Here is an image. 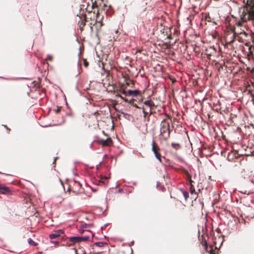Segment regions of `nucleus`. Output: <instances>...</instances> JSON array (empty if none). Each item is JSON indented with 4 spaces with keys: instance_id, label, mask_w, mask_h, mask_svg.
<instances>
[{
    "instance_id": "obj_13",
    "label": "nucleus",
    "mask_w": 254,
    "mask_h": 254,
    "mask_svg": "<svg viewBox=\"0 0 254 254\" xmlns=\"http://www.w3.org/2000/svg\"><path fill=\"white\" fill-rule=\"evenodd\" d=\"M80 18V20L78 22V25L79 28L82 31L83 29V27L85 25L86 22H89V20L87 18L88 17H79Z\"/></svg>"
},
{
    "instance_id": "obj_17",
    "label": "nucleus",
    "mask_w": 254,
    "mask_h": 254,
    "mask_svg": "<svg viewBox=\"0 0 254 254\" xmlns=\"http://www.w3.org/2000/svg\"><path fill=\"white\" fill-rule=\"evenodd\" d=\"M188 178L190 180V183L191 184L193 182V181L191 180V177L189 174L188 175ZM190 192L191 194L195 192V189L192 184H191L190 185Z\"/></svg>"
},
{
    "instance_id": "obj_14",
    "label": "nucleus",
    "mask_w": 254,
    "mask_h": 254,
    "mask_svg": "<svg viewBox=\"0 0 254 254\" xmlns=\"http://www.w3.org/2000/svg\"><path fill=\"white\" fill-rule=\"evenodd\" d=\"M0 193L4 194H11L12 192L9 188L0 185Z\"/></svg>"
},
{
    "instance_id": "obj_11",
    "label": "nucleus",
    "mask_w": 254,
    "mask_h": 254,
    "mask_svg": "<svg viewBox=\"0 0 254 254\" xmlns=\"http://www.w3.org/2000/svg\"><path fill=\"white\" fill-rule=\"evenodd\" d=\"M98 142L103 146H109L112 144L113 141L111 138L108 137L106 140L102 139H99Z\"/></svg>"
},
{
    "instance_id": "obj_15",
    "label": "nucleus",
    "mask_w": 254,
    "mask_h": 254,
    "mask_svg": "<svg viewBox=\"0 0 254 254\" xmlns=\"http://www.w3.org/2000/svg\"><path fill=\"white\" fill-rule=\"evenodd\" d=\"M64 233L62 230H58L54 232L52 234L49 235V238L51 239H54L61 236L62 234Z\"/></svg>"
},
{
    "instance_id": "obj_16",
    "label": "nucleus",
    "mask_w": 254,
    "mask_h": 254,
    "mask_svg": "<svg viewBox=\"0 0 254 254\" xmlns=\"http://www.w3.org/2000/svg\"><path fill=\"white\" fill-rule=\"evenodd\" d=\"M202 21H204L205 23L206 24V22H212L214 25H217L218 23L215 21L213 20V21L211 20V17H202Z\"/></svg>"
},
{
    "instance_id": "obj_27",
    "label": "nucleus",
    "mask_w": 254,
    "mask_h": 254,
    "mask_svg": "<svg viewBox=\"0 0 254 254\" xmlns=\"http://www.w3.org/2000/svg\"><path fill=\"white\" fill-rule=\"evenodd\" d=\"M87 18L89 20V22H88L89 23L95 22V20H94V18H93V17H88V18ZM89 24V23H88V24Z\"/></svg>"
},
{
    "instance_id": "obj_8",
    "label": "nucleus",
    "mask_w": 254,
    "mask_h": 254,
    "mask_svg": "<svg viewBox=\"0 0 254 254\" xmlns=\"http://www.w3.org/2000/svg\"><path fill=\"white\" fill-rule=\"evenodd\" d=\"M75 193H79L82 191L81 185L78 182L75 181L70 189Z\"/></svg>"
},
{
    "instance_id": "obj_33",
    "label": "nucleus",
    "mask_w": 254,
    "mask_h": 254,
    "mask_svg": "<svg viewBox=\"0 0 254 254\" xmlns=\"http://www.w3.org/2000/svg\"><path fill=\"white\" fill-rule=\"evenodd\" d=\"M4 127L7 129V130H8V133H9L10 129L6 125H4Z\"/></svg>"
},
{
    "instance_id": "obj_7",
    "label": "nucleus",
    "mask_w": 254,
    "mask_h": 254,
    "mask_svg": "<svg viewBox=\"0 0 254 254\" xmlns=\"http://www.w3.org/2000/svg\"><path fill=\"white\" fill-rule=\"evenodd\" d=\"M246 8L249 13V16H254V0H247Z\"/></svg>"
},
{
    "instance_id": "obj_40",
    "label": "nucleus",
    "mask_w": 254,
    "mask_h": 254,
    "mask_svg": "<svg viewBox=\"0 0 254 254\" xmlns=\"http://www.w3.org/2000/svg\"><path fill=\"white\" fill-rule=\"evenodd\" d=\"M99 254L98 253H96V254Z\"/></svg>"
},
{
    "instance_id": "obj_21",
    "label": "nucleus",
    "mask_w": 254,
    "mask_h": 254,
    "mask_svg": "<svg viewBox=\"0 0 254 254\" xmlns=\"http://www.w3.org/2000/svg\"><path fill=\"white\" fill-rule=\"evenodd\" d=\"M28 243L29 245L33 246H36L38 245L37 243L33 241L31 238L28 239Z\"/></svg>"
},
{
    "instance_id": "obj_18",
    "label": "nucleus",
    "mask_w": 254,
    "mask_h": 254,
    "mask_svg": "<svg viewBox=\"0 0 254 254\" xmlns=\"http://www.w3.org/2000/svg\"><path fill=\"white\" fill-rule=\"evenodd\" d=\"M69 241L73 244L79 242L77 237H71L69 238Z\"/></svg>"
},
{
    "instance_id": "obj_29",
    "label": "nucleus",
    "mask_w": 254,
    "mask_h": 254,
    "mask_svg": "<svg viewBox=\"0 0 254 254\" xmlns=\"http://www.w3.org/2000/svg\"><path fill=\"white\" fill-rule=\"evenodd\" d=\"M61 110V107H57V109H55V111L56 113H59Z\"/></svg>"
},
{
    "instance_id": "obj_2",
    "label": "nucleus",
    "mask_w": 254,
    "mask_h": 254,
    "mask_svg": "<svg viewBox=\"0 0 254 254\" xmlns=\"http://www.w3.org/2000/svg\"><path fill=\"white\" fill-rule=\"evenodd\" d=\"M171 133L170 123L167 119H164L160 124L159 139L165 141L170 138Z\"/></svg>"
},
{
    "instance_id": "obj_24",
    "label": "nucleus",
    "mask_w": 254,
    "mask_h": 254,
    "mask_svg": "<svg viewBox=\"0 0 254 254\" xmlns=\"http://www.w3.org/2000/svg\"><path fill=\"white\" fill-rule=\"evenodd\" d=\"M182 192L185 199L187 200L189 196L188 192L184 190H182Z\"/></svg>"
},
{
    "instance_id": "obj_6",
    "label": "nucleus",
    "mask_w": 254,
    "mask_h": 254,
    "mask_svg": "<svg viewBox=\"0 0 254 254\" xmlns=\"http://www.w3.org/2000/svg\"><path fill=\"white\" fill-rule=\"evenodd\" d=\"M202 246L205 247V251L208 253L209 254H217L218 252L217 248L215 247V250L213 248V246L211 245L209 247L207 245V243L206 240H204L201 243Z\"/></svg>"
},
{
    "instance_id": "obj_26",
    "label": "nucleus",
    "mask_w": 254,
    "mask_h": 254,
    "mask_svg": "<svg viewBox=\"0 0 254 254\" xmlns=\"http://www.w3.org/2000/svg\"><path fill=\"white\" fill-rule=\"evenodd\" d=\"M171 145L175 149H178L180 146V145L179 143H172Z\"/></svg>"
},
{
    "instance_id": "obj_19",
    "label": "nucleus",
    "mask_w": 254,
    "mask_h": 254,
    "mask_svg": "<svg viewBox=\"0 0 254 254\" xmlns=\"http://www.w3.org/2000/svg\"><path fill=\"white\" fill-rule=\"evenodd\" d=\"M107 179L108 178L105 177L101 178L100 180L99 181L98 185H100V184H102L104 185L106 184V181L107 180Z\"/></svg>"
},
{
    "instance_id": "obj_38",
    "label": "nucleus",
    "mask_w": 254,
    "mask_h": 254,
    "mask_svg": "<svg viewBox=\"0 0 254 254\" xmlns=\"http://www.w3.org/2000/svg\"><path fill=\"white\" fill-rule=\"evenodd\" d=\"M126 84H127V85H129V83L128 82H127Z\"/></svg>"
},
{
    "instance_id": "obj_31",
    "label": "nucleus",
    "mask_w": 254,
    "mask_h": 254,
    "mask_svg": "<svg viewBox=\"0 0 254 254\" xmlns=\"http://www.w3.org/2000/svg\"><path fill=\"white\" fill-rule=\"evenodd\" d=\"M174 36H175L176 34L178 35V32L177 29L176 28H174Z\"/></svg>"
},
{
    "instance_id": "obj_39",
    "label": "nucleus",
    "mask_w": 254,
    "mask_h": 254,
    "mask_svg": "<svg viewBox=\"0 0 254 254\" xmlns=\"http://www.w3.org/2000/svg\"><path fill=\"white\" fill-rule=\"evenodd\" d=\"M176 81V80H175V79L173 80V82H174V81Z\"/></svg>"
},
{
    "instance_id": "obj_23",
    "label": "nucleus",
    "mask_w": 254,
    "mask_h": 254,
    "mask_svg": "<svg viewBox=\"0 0 254 254\" xmlns=\"http://www.w3.org/2000/svg\"><path fill=\"white\" fill-rule=\"evenodd\" d=\"M94 245L96 246L102 247H103L104 245H106V243L103 242H96L94 244Z\"/></svg>"
},
{
    "instance_id": "obj_34",
    "label": "nucleus",
    "mask_w": 254,
    "mask_h": 254,
    "mask_svg": "<svg viewBox=\"0 0 254 254\" xmlns=\"http://www.w3.org/2000/svg\"><path fill=\"white\" fill-rule=\"evenodd\" d=\"M59 242L58 241H51V243L53 244H58Z\"/></svg>"
},
{
    "instance_id": "obj_20",
    "label": "nucleus",
    "mask_w": 254,
    "mask_h": 254,
    "mask_svg": "<svg viewBox=\"0 0 254 254\" xmlns=\"http://www.w3.org/2000/svg\"><path fill=\"white\" fill-rule=\"evenodd\" d=\"M157 24L158 27L160 25L161 27H163V28H164V25H165V22L162 19H158Z\"/></svg>"
},
{
    "instance_id": "obj_22",
    "label": "nucleus",
    "mask_w": 254,
    "mask_h": 254,
    "mask_svg": "<svg viewBox=\"0 0 254 254\" xmlns=\"http://www.w3.org/2000/svg\"><path fill=\"white\" fill-rule=\"evenodd\" d=\"M123 90H125V89H123L122 87H121L120 89H117V91H115L117 93L116 96H117L120 97V96H121V95H120V94H121V93L123 94Z\"/></svg>"
},
{
    "instance_id": "obj_3",
    "label": "nucleus",
    "mask_w": 254,
    "mask_h": 254,
    "mask_svg": "<svg viewBox=\"0 0 254 254\" xmlns=\"http://www.w3.org/2000/svg\"><path fill=\"white\" fill-rule=\"evenodd\" d=\"M152 150L156 158L160 162H162L161 155L159 153L160 148L154 140L152 141Z\"/></svg>"
},
{
    "instance_id": "obj_4",
    "label": "nucleus",
    "mask_w": 254,
    "mask_h": 254,
    "mask_svg": "<svg viewBox=\"0 0 254 254\" xmlns=\"http://www.w3.org/2000/svg\"><path fill=\"white\" fill-rule=\"evenodd\" d=\"M144 106H143V112L145 116L147 115L148 114V112L147 111V109L146 107L149 108L148 111L150 112L152 110V108L155 106L154 102L151 100L145 101L144 102Z\"/></svg>"
},
{
    "instance_id": "obj_9",
    "label": "nucleus",
    "mask_w": 254,
    "mask_h": 254,
    "mask_svg": "<svg viewBox=\"0 0 254 254\" xmlns=\"http://www.w3.org/2000/svg\"><path fill=\"white\" fill-rule=\"evenodd\" d=\"M94 20H95V22H90L89 25L91 27L93 26H96L97 28H100L103 26V23L102 22V19L100 18V17H93Z\"/></svg>"
},
{
    "instance_id": "obj_28",
    "label": "nucleus",
    "mask_w": 254,
    "mask_h": 254,
    "mask_svg": "<svg viewBox=\"0 0 254 254\" xmlns=\"http://www.w3.org/2000/svg\"><path fill=\"white\" fill-rule=\"evenodd\" d=\"M83 61H84V66L87 67L89 65L88 62L85 59H83Z\"/></svg>"
},
{
    "instance_id": "obj_36",
    "label": "nucleus",
    "mask_w": 254,
    "mask_h": 254,
    "mask_svg": "<svg viewBox=\"0 0 254 254\" xmlns=\"http://www.w3.org/2000/svg\"><path fill=\"white\" fill-rule=\"evenodd\" d=\"M134 106H135V107H136V108H138V106H137L136 104L134 105Z\"/></svg>"
},
{
    "instance_id": "obj_1",
    "label": "nucleus",
    "mask_w": 254,
    "mask_h": 254,
    "mask_svg": "<svg viewBox=\"0 0 254 254\" xmlns=\"http://www.w3.org/2000/svg\"><path fill=\"white\" fill-rule=\"evenodd\" d=\"M254 17H226L228 22L227 26L228 31L226 33V40H228V33L231 32L232 36L228 42H233L237 38L239 42L245 43L247 45L253 40L252 32L247 29V21L253 20Z\"/></svg>"
},
{
    "instance_id": "obj_12",
    "label": "nucleus",
    "mask_w": 254,
    "mask_h": 254,
    "mask_svg": "<svg viewBox=\"0 0 254 254\" xmlns=\"http://www.w3.org/2000/svg\"><path fill=\"white\" fill-rule=\"evenodd\" d=\"M84 233H86L87 234V235L83 236L77 237L79 242L82 241H87L89 239L91 236H93V234L90 231H84Z\"/></svg>"
},
{
    "instance_id": "obj_35",
    "label": "nucleus",
    "mask_w": 254,
    "mask_h": 254,
    "mask_svg": "<svg viewBox=\"0 0 254 254\" xmlns=\"http://www.w3.org/2000/svg\"><path fill=\"white\" fill-rule=\"evenodd\" d=\"M103 68L104 69H105V65H104V64H103Z\"/></svg>"
},
{
    "instance_id": "obj_30",
    "label": "nucleus",
    "mask_w": 254,
    "mask_h": 254,
    "mask_svg": "<svg viewBox=\"0 0 254 254\" xmlns=\"http://www.w3.org/2000/svg\"><path fill=\"white\" fill-rule=\"evenodd\" d=\"M47 59L49 61H52L53 60V57L51 55H48L47 56Z\"/></svg>"
},
{
    "instance_id": "obj_32",
    "label": "nucleus",
    "mask_w": 254,
    "mask_h": 254,
    "mask_svg": "<svg viewBox=\"0 0 254 254\" xmlns=\"http://www.w3.org/2000/svg\"><path fill=\"white\" fill-rule=\"evenodd\" d=\"M252 36L253 38V40H252V42L254 43V33L252 32Z\"/></svg>"
},
{
    "instance_id": "obj_10",
    "label": "nucleus",
    "mask_w": 254,
    "mask_h": 254,
    "mask_svg": "<svg viewBox=\"0 0 254 254\" xmlns=\"http://www.w3.org/2000/svg\"><path fill=\"white\" fill-rule=\"evenodd\" d=\"M140 92L138 90H129L126 91L125 90H123V94L125 96H129L132 97H136L137 95L140 94Z\"/></svg>"
},
{
    "instance_id": "obj_25",
    "label": "nucleus",
    "mask_w": 254,
    "mask_h": 254,
    "mask_svg": "<svg viewBox=\"0 0 254 254\" xmlns=\"http://www.w3.org/2000/svg\"><path fill=\"white\" fill-rule=\"evenodd\" d=\"M120 97L122 99H123V100H124L125 102H128V103H129V104H131V103H132L133 101V99H131V100H130L129 101H128L127 99H126V98H125L123 97L122 96H120Z\"/></svg>"
},
{
    "instance_id": "obj_37",
    "label": "nucleus",
    "mask_w": 254,
    "mask_h": 254,
    "mask_svg": "<svg viewBox=\"0 0 254 254\" xmlns=\"http://www.w3.org/2000/svg\"><path fill=\"white\" fill-rule=\"evenodd\" d=\"M99 14H99V12L98 11V12H97V16L99 15Z\"/></svg>"
},
{
    "instance_id": "obj_5",
    "label": "nucleus",
    "mask_w": 254,
    "mask_h": 254,
    "mask_svg": "<svg viewBox=\"0 0 254 254\" xmlns=\"http://www.w3.org/2000/svg\"><path fill=\"white\" fill-rule=\"evenodd\" d=\"M160 31L162 32V34L166 37L165 39L170 40L173 39L171 34V29L170 28L166 26V25H164V28H161Z\"/></svg>"
}]
</instances>
